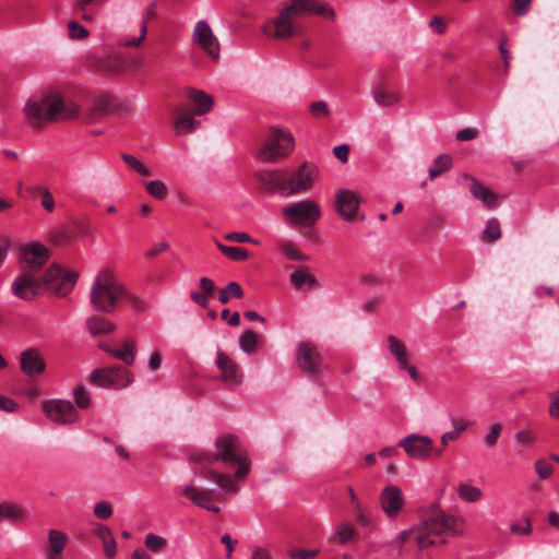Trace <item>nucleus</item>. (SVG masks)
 Returning <instances> with one entry per match:
<instances>
[{"label":"nucleus","mask_w":559,"mask_h":559,"mask_svg":"<svg viewBox=\"0 0 559 559\" xmlns=\"http://www.w3.org/2000/svg\"><path fill=\"white\" fill-rule=\"evenodd\" d=\"M215 449V452L195 451L190 455V461L200 466L194 471L195 475L204 479L214 480L221 490L203 488L198 486L194 480H191L185 486L177 487L176 491L190 500L194 506L213 513H219L221 508L217 503L225 501L226 493H236L239 487L230 475L217 472L212 466L218 461L225 465H237L238 468L235 472V477L243 478L250 471V462L237 439L231 436L217 438Z\"/></svg>","instance_id":"nucleus-1"},{"label":"nucleus","mask_w":559,"mask_h":559,"mask_svg":"<svg viewBox=\"0 0 559 559\" xmlns=\"http://www.w3.org/2000/svg\"><path fill=\"white\" fill-rule=\"evenodd\" d=\"M463 520L449 515L439 507L433 506L421 515L420 523L416 528L401 532L394 539L393 545L403 546L413 536L420 549L432 546L438 537L441 538V543H445V535H461L463 533L459 527V524H463Z\"/></svg>","instance_id":"nucleus-2"},{"label":"nucleus","mask_w":559,"mask_h":559,"mask_svg":"<svg viewBox=\"0 0 559 559\" xmlns=\"http://www.w3.org/2000/svg\"><path fill=\"white\" fill-rule=\"evenodd\" d=\"M318 177V168L314 164L305 162L292 171L259 170L254 173V179L263 191L280 193L283 197H293L308 192Z\"/></svg>","instance_id":"nucleus-3"},{"label":"nucleus","mask_w":559,"mask_h":559,"mask_svg":"<svg viewBox=\"0 0 559 559\" xmlns=\"http://www.w3.org/2000/svg\"><path fill=\"white\" fill-rule=\"evenodd\" d=\"M78 276L76 272H66L57 264H52L41 277L22 272L12 283V292L16 297L29 300L44 286L51 293L66 296L73 289Z\"/></svg>","instance_id":"nucleus-4"},{"label":"nucleus","mask_w":559,"mask_h":559,"mask_svg":"<svg viewBox=\"0 0 559 559\" xmlns=\"http://www.w3.org/2000/svg\"><path fill=\"white\" fill-rule=\"evenodd\" d=\"M25 116L34 128L56 120L73 118L78 114V106L67 103L58 93H49L27 100Z\"/></svg>","instance_id":"nucleus-5"},{"label":"nucleus","mask_w":559,"mask_h":559,"mask_svg":"<svg viewBox=\"0 0 559 559\" xmlns=\"http://www.w3.org/2000/svg\"><path fill=\"white\" fill-rule=\"evenodd\" d=\"M123 296L124 288L118 283L110 269H104L97 274L90 290L93 308L102 313L114 312Z\"/></svg>","instance_id":"nucleus-6"},{"label":"nucleus","mask_w":559,"mask_h":559,"mask_svg":"<svg viewBox=\"0 0 559 559\" xmlns=\"http://www.w3.org/2000/svg\"><path fill=\"white\" fill-rule=\"evenodd\" d=\"M288 224L299 227H311L321 218L320 205L312 200H301L282 209Z\"/></svg>","instance_id":"nucleus-7"},{"label":"nucleus","mask_w":559,"mask_h":559,"mask_svg":"<svg viewBox=\"0 0 559 559\" xmlns=\"http://www.w3.org/2000/svg\"><path fill=\"white\" fill-rule=\"evenodd\" d=\"M91 383L104 388L120 390L133 382V374L121 366L99 368L92 372Z\"/></svg>","instance_id":"nucleus-8"},{"label":"nucleus","mask_w":559,"mask_h":559,"mask_svg":"<svg viewBox=\"0 0 559 559\" xmlns=\"http://www.w3.org/2000/svg\"><path fill=\"white\" fill-rule=\"evenodd\" d=\"M298 13L296 4H288L280 10L277 16L270 20L262 27V32L270 37L284 39L296 35L297 31L294 26V16Z\"/></svg>","instance_id":"nucleus-9"},{"label":"nucleus","mask_w":559,"mask_h":559,"mask_svg":"<svg viewBox=\"0 0 559 559\" xmlns=\"http://www.w3.org/2000/svg\"><path fill=\"white\" fill-rule=\"evenodd\" d=\"M49 259V250L38 243L32 242L20 248V265L24 273L36 275Z\"/></svg>","instance_id":"nucleus-10"},{"label":"nucleus","mask_w":559,"mask_h":559,"mask_svg":"<svg viewBox=\"0 0 559 559\" xmlns=\"http://www.w3.org/2000/svg\"><path fill=\"white\" fill-rule=\"evenodd\" d=\"M192 41L212 60H217L221 55L218 38L213 33L210 24L202 20L197 22L192 32Z\"/></svg>","instance_id":"nucleus-11"},{"label":"nucleus","mask_w":559,"mask_h":559,"mask_svg":"<svg viewBox=\"0 0 559 559\" xmlns=\"http://www.w3.org/2000/svg\"><path fill=\"white\" fill-rule=\"evenodd\" d=\"M43 412L57 424H73L79 418V412L70 401L51 400L43 404Z\"/></svg>","instance_id":"nucleus-12"},{"label":"nucleus","mask_w":559,"mask_h":559,"mask_svg":"<svg viewBox=\"0 0 559 559\" xmlns=\"http://www.w3.org/2000/svg\"><path fill=\"white\" fill-rule=\"evenodd\" d=\"M297 365L309 377L318 376L322 368V356L314 344L302 342L297 349Z\"/></svg>","instance_id":"nucleus-13"},{"label":"nucleus","mask_w":559,"mask_h":559,"mask_svg":"<svg viewBox=\"0 0 559 559\" xmlns=\"http://www.w3.org/2000/svg\"><path fill=\"white\" fill-rule=\"evenodd\" d=\"M293 150V142H258L253 152L255 157L263 163H276L286 158Z\"/></svg>","instance_id":"nucleus-14"},{"label":"nucleus","mask_w":559,"mask_h":559,"mask_svg":"<svg viewBox=\"0 0 559 559\" xmlns=\"http://www.w3.org/2000/svg\"><path fill=\"white\" fill-rule=\"evenodd\" d=\"M433 441L423 435L412 433L399 441V447L415 460H425L431 455Z\"/></svg>","instance_id":"nucleus-15"},{"label":"nucleus","mask_w":559,"mask_h":559,"mask_svg":"<svg viewBox=\"0 0 559 559\" xmlns=\"http://www.w3.org/2000/svg\"><path fill=\"white\" fill-rule=\"evenodd\" d=\"M334 206L343 219L352 222L360 206L359 194L349 189H340L335 194Z\"/></svg>","instance_id":"nucleus-16"},{"label":"nucleus","mask_w":559,"mask_h":559,"mask_svg":"<svg viewBox=\"0 0 559 559\" xmlns=\"http://www.w3.org/2000/svg\"><path fill=\"white\" fill-rule=\"evenodd\" d=\"M379 503L388 518L395 519L405 504L402 490L395 485L384 487L380 492Z\"/></svg>","instance_id":"nucleus-17"},{"label":"nucleus","mask_w":559,"mask_h":559,"mask_svg":"<svg viewBox=\"0 0 559 559\" xmlns=\"http://www.w3.org/2000/svg\"><path fill=\"white\" fill-rule=\"evenodd\" d=\"M462 179L464 180L466 187L468 188L471 194L481 201L487 207L492 209L497 206L498 203V195L485 187L480 181H478L476 178L464 174L462 176Z\"/></svg>","instance_id":"nucleus-18"},{"label":"nucleus","mask_w":559,"mask_h":559,"mask_svg":"<svg viewBox=\"0 0 559 559\" xmlns=\"http://www.w3.org/2000/svg\"><path fill=\"white\" fill-rule=\"evenodd\" d=\"M216 366L221 371V379L229 385H238L241 374L238 365L224 352H217Z\"/></svg>","instance_id":"nucleus-19"},{"label":"nucleus","mask_w":559,"mask_h":559,"mask_svg":"<svg viewBox=\"0 0 559 559\" xmlns=\"http://www.w3.org/2000/svg\"><path fill=\"white\" fill-rule=\"evenodd\" d=\"M21 370L28 377L40 374L46 367L43 356L38 350L29 348L21 354Z\"/></svg>","instance_id":"nucleus-20"},{"label":"nucleus","mask_w":559,"mask_h":559,"mask_svg":"<svg viewBox=\"0 0 559 559\" xmlns=\"http://www.w3.org/2000/svg\"><path fill=\"white\" fill-rule=\"evenodd\" d=\"M295 4L299 14L310 13L332 21L335 19L334 9L326 2L319 0H298Z\"/></svg>","instance_id":"nucleus-21"},{"label":"nucleus","mask_w":559,"mask_h":559,"mask_svg":"<svg viewBox=\"0 0 559 559\" xmlns=\"http://www.w3.org/2000/svg\"><path fill=\"white\" fill-rule=\"evenodd\" d=\"M110 356L123 361L126 365L131 366L136 356V343L135 341L128 338L122 342L121 348H114L106 344L99 346Z\"/></svg>","instance_id":"nucleus-22"},{"label":"nucleus","mask_w":559,"mask_h":559,"mask_svg":"<svg viewBox=\"0 0 559 559\" xmlns=\"http://www.w3.org/2000/svg\"><path fill=\"white\" fill-rule=\"evenodd\" d=\"M68 537L63 532L50 530L48 532V549L46 552L47 559H60L67 546Z\"/></svg>","instance_id":"nucleus-23"},{"label":"nucleus","mask_w":559,"mask_h":559,"mask_svg":"<svg viewBox=\"0 0 559 559\" xmlns=\"http://www.w3.org/2000/svg\"><path fill=\"white\" fill-rule=\"evenodd\" d=\"M188 97L193 104V114L195 115H204L213 108V98L201 90L189 88Z\"/></svg>","instance_id":"nucleus-24"},{"label":"nucleus","mask_w":559,"mask_h":559,"mask_svg":"<svg viewBox=\"0 0 559 559\" xmlns=\"http://www.w3.org/2000/svg\"><path fill=\"white\" fill-rule=\"evenodd\" d=\"M87 330L93 335H106L115 331L116 325L110 320L99 317L92 316L86 321Z\"/></svg>","instance_id":"nucleus-25"},{"label":"nucleus","mask_w":559,"mask_h":559,"mask_svg":"<svg viewBox=\"0 0 559 559\" xmlns=\"http://www.w3.org/2000/svg\"><path fill=\"white\" fill-rule=\"evenodd\" d=\"M389 352L395 357L399 368L406 367L408 361V352L406 345L395 335L388 336Z\"/></svg>","instance_id":"nucleus-26"},{"label":"nucleus","mask_w":559,"mask_h":559,"mask_svg":"<svg viewBox=\"0 0 559 559\" xmlns=\"http://www.w3.org/2000/svg\"><path fill=\"white\" fill-rule=\"evenodd\" d=\"M200 124L199 121L194 120L190 112H183L177 116L174 128L176 135L183 136L194 130Z\"/></svg>","instance_id":"nucleus-27"},{"label":"nucleus","mask_w":559,"mask_h":559,"mask_svg":"<svg viewBox=\"0 0 559 559\" xmlns=\"http://www.w3.org/2000/svg\"><path fill=\"white\" fill-rule=\"evenodd\" d=\"M25 518V511L13 503H0V522L10 521L11 523H21Z\"/></svg>","instance_id":"nucleus-28"},{"label":"nucleus","mask_w":559,"mask_h":559,"mask_svg":"<svg viewBox=\"0 0 559 559\" xmlns=\"http://www.w3.org/2000/svg\"><path fill=\"white\" fill-rule=\"evenodd\" d=\"M373 99L378 105L389 107L396 104L400 100V96L394 90L378 87L373 92Z\"/></svg>","instance_id":"nucleus-29"},{"label":"nucleus","mask_w":559,"mask_h":559,"mask_svg":"<svg viewBox=\"0 0 559 559\" xmlns=\"http://www.w3.org/2000/svg\"><path fill=\"white\" fill-rule=\"evenodd\" d=\"M452 166V158L448 154H442L433 159L428 173L429 178L435 179L441 174L448 171Z\"/></svg>","instance_id":"nucleus-30"},{"label":"nucleus","mask_w":559,"mask_h":559,"mask_svg":"<svg viewBox=\"0 0 559 559\" xmlns=\"http://www.w3.org/2000/svg\"><path fill=\"white\" fill-rule=\"evenodd\" d=\"M290 282L296 289H301L305 284L309 285L310 287L314 286L317 281L314 276L307 272V267H302L292 273Z\"/></svg>","instance_id":"nucleus-31"},{"label":"nucleus","mask_w":559,"mask_h":559,"mask_svg":"<svg viewBox=\"0 0 559 559\" xmlns=\"http://www.w3.org/2000/svg\"><path fill=\"white\" fill-rule=\"evenodd\" d=\"M457 493L467 502H477L483 497V491L479 488L465 483L460 484Z\"/></svg>","instance_id":"nucleus-32"},{"label":"nucleus","mask_w":559,"mask_h":559,"mask_svg":"<svg viewBox=\"0 0 559 559\" xmlns=\"http://www.w3.org/2000/svg\"><path fill=\"white\" fill-rule=\"evenodd\" d=\"M216 246L219 249V251L230 260L243 261L247 260L249 257L248 251L243 248L225 246L219 241H216Z\"/></svg>","instance_id":"nucleus-33"},{"label":"nucleus","mask_w":559,"mask_h":559,"mask_svg":"<svg viewBox=\"0 0 559 559\" xmlns=\"http://www.w3.org/2000/svg\"><path fill=\"white\" fill-rule=\"evenodd\" d=\"M243 290L237 282H230L228 285L219 290L218 300L221 304H227L231 297L241 298Z\"/></svg>","instance_id":"nucleus-34"},{"label":"nucleus","mask_w":559,"mask_h":559,"mask_svg":"<svg viewBox=\"0 0 559 559\" xmlns=\"http://www.w3.org/2000/svg\"><path fill=\"white\" fill-rule=\"evenodd\" d=\"M357 537V532L352 524H342L337 527L334 539H337L340 544H347Z\"/></svg>","instance_id":"nucleus-35"},{"label":"nucleus","mask_w":559,"mask_h":559,"mask_svg":"<svg viewBox=\"0 0 559 559\" xmlns=\"http://www.w3.org/2000/svg\"><path fill=\"white\" fill-rule=\"evenodd\" d=\"M240 348L247 353H252L258 345V335L252 330H247L239 338Z\"/></svg>","instance_id":"nucleus-36"},{"label":"nucleus","mask_w":559,"mask_h":559,"mask_svg":"<svg viewBox=\"0 0 559 559\" xmlns=\"http://www.w3.org/2000/svg\"><path fill=\"white\" fill-rule=\"evenodd\" d=\"M146 191L157 200H164L168 194V189L163 181L153 180L146 183Z\"/></svg>","instance_id":"nucleus-37"},{"label":"nucleus","mask_w":559,"mask_h":559,"mask_svg":"<svg viewBox=\"0 0 559 559\" xmlns=\"http://www.w3.org/2000/svg\"><path fill=\"white\" fill-rule=\"evenodd\" d=\"M282 253L289 260L294 261H307L308 255L300 252L292 242H284L281 246Z\"/></svg>","instance_id":"nucleus-38"},{"label":"nucleus","mask_w":559,"mask_h":559,"mask_svg":"<svg viewBox=\"0 0 559 559\" xmlns=\"http://www.w3.org/2000/svg\"><path fill=\"white\" fill-rule=\"evenodd\" d=\"M501 237L498 219L491 218L484 230V238L487 241H496Z\"/></svg>","instance_id":"nucleus-39"},{"label":"nucleus","mask_w":559,"mask_h":559,"mask_svg":"<svg viewBox=\"0 0 559 559\" xmlns=\"http://www.w3.org/2000/svg\"><path fill=\"white\" fill-rule=\"evenodd\" d=\"M34 192L40 197L43 207L48 212H52L55 209V200L49 190L45 187H36Z\"/></svg>","instance_id":"nucleus-40"},{"label":"nucleus","mask_w":559,"mask_h":559,"mask_svg":"<svg viewBox=\"0 0 559 559\" xmlns=\"http://www.w3.org/2000/svg\"><path fill=\"white\" fill-rule=\"evenodd\" d=\"M122 159L128 164L130 168L134 171L139 173L142 176L148 177L151 176V171L147 167H145L138 158L132 155L123 154Z\"/></svg>","instance_id":"nucleus-41"},{"label":"nucleus","mask_w":559,"mask_h":559,"mask_svg":"<svg viewBox=\"0 0 559 559\" xmlns=\"http://www.w3.org/2000/svg\"><path fill=\"white\" fill-rule=\"evenodd\" d=\"M167 545V540L155 534H148L145 538V546L153 552H158Z\"/></svg>","instance_id":"nucleus-42"},{"label":"nucleus","mask_w":559,"mask_h":559,"mask_svg":"<svg viewBox=\"0 0 559 559\" xmlns=\"http://www.w3.org/2000/svg\"><path fill=\"white\" fill-rule=\"evenodd\" d=\"M146 33H147V26H146V21H144V23H142V25H141L140 35L138 37H130V38L126 37V38L121 39L120 45L124 46V47L136 48L145 39Z\"/></svg>","instance_id":"nucleus-43"},{"label":"nucleus","mask_w":559,"mask_h":559,"mask_svg":"<svg viewBox=\"0 0 559 559\" xmlns=\"http://www.w3.org/2000/svg\"><path fill=\"white\" fill-rule=\"evenodd\" d=\"M69 37L71 39H84L88 36L87 29L76 21L68 23Z\"/></svg>","instance_id":"nucleus-44"},{"label":"nucleus","mask_w":559,"mask_h":559,"mask_svg":"<svg viewBox=\"0 0 559 559\" xmlns=\"http://www.w3.org/2000/svg\"><path fill=\"white\" fill-rule=\"evenodd\" d=\"M75 404L80 408H87L91 404L90 394L83 385H78L74 389Z\"/></svg>","instance_id":"nucleus-45"},{"label":"nucleus","mask_w":559,"mask_h":559,"mask_svg":"<svg viewBox=\"0 0 559 559\" xmlns=\"http://www.w3.org/2000/svg\"><path fill=\"white\" fill-rule=\"evenodd\" d=\"M94 514L99 520H107L112 515V506L107 501L97 502L94 506Z\"/></svg>","instance_id":"nucleus-46"},{"label":"nucleus","mask_w":559,"mask_h":559,"mask_svg":"<svg viewBox=\"0 0 559 559\" xmlns=\"http://www.w3.org/2000/svg\"><path fill=\"white\" fill-rule=\"evenodd\" d=\"M502 429H503V426L500 423L493 424L490 427L489 432L485 436V444L488 448H492L497 443Z\"/></svg>","instance_id":"nucleus-47"},{"label":"nucleus","mask_w":559,"mask_h":559,"mask_svg":"<svg viewBox=\"0 0 559 559\" xmlns=\"http://www.w3.org/2000/svg\"><path fill=\"white\" fill-rule=\"evenodd\" d=\"M267 140H294V135L287 129H284L280 126H273L270 128Z\"/></svg>","instance_id":"nucleus-48"},{"label":"nucleus","mask_w":559,"mask_h":559,"mask_svg":"<svg viewBox=\"0 0 559 559\" xmlns=\"http://www.w3.org/2000/svg\"><path fill=\"white\" fill-rule=\"evenodd\" d=\"M535 471L540 479H546L552 474L554 467L547 461L540 459L535 463Z\"/></svg>","instance_id":"nucleus-49"},{"label":"nucleus","mask_w":559,"mask_h":559,"mask_svg":"<svg viewBox=\"0 0 559 559\" xmlns=\"http://www.w3.org/2000/svg\"><path fill=\"white\" fill-rule=\"evenodd\" d=\"M224 238L227 240V241H230V242H239V243H245V242H248V243H257V241L251 238V236L247 233H237V231H234V233H229V234H226L224 235Z\"/></svg>","instance_id":"nucleus-50"},{"label":"nucleus","mask_w":559,"mask_h":559,"mask_svg":"<svg viewBox=\"0 0 559 559\" xmlns=\"http://www.w3.org/2000/svg\"><path fill=\"white\" fill-rule=\"evenodd\" d=\"M537 437L536 435L528 429H523L516 432L515 440L518 443L523 445H531L536 441Z\"/></svg>","instance_id":"nucleus-51"},{"label":"nucleus","mask_w":559,"mask_h":559,"mask_svg":"<svg viewBox=\"0 0 559 559\" xmlns=\"http://www.w3.org/2000/svg\"><path fill=\"white\" fill-rule=\"evenodd\" d=\"M122 300L127 301L132 307V309H134L138 312H142L145 310L144 301L141 300L138 296L129 293L126 289H124V296H123Z\"/></svg>","instance_id":"nucleus-52"},{"label":"nucleus","mask_w":559,"mask_h":559,"mask_svg":"<svg viewBox=\"0 0 559 559\" xmlns=\"http://www.w3.org/2000/svg\"><path fill=\"white\" fill-rule=\"evenodd\" d=\"M310 112L316 118H322L329 115L328 104L323 100L314 102L310 105Z\"/></svg>","instance_id":"nucleus-53"},{"label":"nucleus","mask_w":559,"mask_h":559,"mask_svg":"<svg viewBox=\"0 0 559 559\" xmlns=\"http://www.w3.org/2000/svg\"><path fill=\"white\" fill-rule=\"evenodd\" d=\"M199 286L201 288V293L210 299L215 293V284L209 277L200 278Z\"/></svg>","instance_id":"nucleus-54"},{"label":"nucleus","mask_w":559,"mask_h":559,"mask_svg":"<svg viewBox=\"0 0 559 559\" xmlns=\"http://www.w3.org/2000/svg\"><path fill=\"white\" fill-rule=\"evenodd\" d=\"M319 552H320L319 549L304 550V549L294 548L289 551V556L295 559H311V558L316 557L317 555H319Z\"/></svg>","instance_id":"nucleus-55"},{"label":"nucleus","mask_w":559,"mask_h":559,"mask_svg":"<svg viewBox=\"0 0 559 559\" xmlns=\"http://www.w3.org/2000/svg\"><path fill=\"white\" fill-rule=\"evenodd\" d=\"M511 533L519 534V535H530L532 533V524L528 519H525L523 524L520 523H513L510 527Z\"/></svg>","instance_id":"nucleus-56"},{"label":"nucleus","mask_w":559,"mask_h":559,"mask_svg":"<svg viewBox=\"0 0 559 559\" xmlns=\"http://www.w3.org/2000/svg\"><path fill=\"white\" fill-rule=\"evenodd\" d=\"M429 27L436 33V34H444L447 31V24L445 21L440 16H435L429 22Z\"/></svg>","instance_id":"nucleus-57"},{"label":"nucleus","mask_w":559,"mask_h":559,"mask_svg":"<svg viewBox=\"0 0 559 559\" xmlns=\"http://www.w3.org/2000/svg\"><path fill=\"white\" fill-rule=\"evenodd\" d=\"M548 396L550 399L549 404V415L554 418L559 419V396L557 393H548Z\"/></svg>","instance_id":"nucleus-58"},{"label":"nucleus","mask_w":559,"mask_h":559,"mask_svg":"<svg viewBox=\"0 0 559 559\" xmlns=\"http://www.w3.org/2000/svg\"><path fill=\"white\" fill-rule=\"evenodd\" d=\"M349 151L350 148L347 144H342L333 148V154L342 163H346L348 160Z\"/></svg>","instance_id":"nucleus-59"},{"label":"nucleus","mask_w":559,"mask_h":559,"mask_svg":"<svg viewBox=\"0 0 559 559\" xmlns=\"http://www.w3.org/2000/svg\"><path fill=\"white\" fill-rule=\"evenodd\" d=\"M479 136V131L476 128H465L457 132L456 140H473Z\"/></svg>","instance_id":"nucleus-60"},{"label":"nucleus","mask_w":559,"mask_h":559,"mask_svg":"<svg viewBox=\"0 0 559 559\" xmlns=\"http://www.w3.org/2000/svg\"><path fill=\"white\" fill-rule=\"evenodd\" d=\"M499 52L503 60V71L507 74L510 68V62L512 59L511 52L506 48L504 41H501L499 45Z\"/></svg>","instance_id":"nucleus-61"},{"label":"nucleus","mask_w":559,"mask_h":559,"mask_svg":"<svg viewBox=\"0 0 559 559\" xmlns=\"http://www.w3.org/2000/svg\"><path fill=\"white\" fill-rule=\"evenodd\" d=\"M162 365V355L158 350L152 353L148 359V369L150 371H156L159 369Z\"/></svg>","instance_id":"nucleus-62"},{"label":"nucleus","mask_w":559,"mask_h":559,"mask_svg":"<svg viewBox=\"0 0 559 559\" xmlns=\"http://www.w3.org/2000/svg\"><path fill=\"white\" fill-rule=\"evenodd\" d=\"M16 407L17 405L12 399L0 395V409L12 413Z\"/></svg>","instance_id":"nucleus-63"},{"label":"nucleus","mask_w":559,"mask_h":559,"mask_svg":"<svg viewBox=\"0 0 559 559\" xmlns=\"http://www.w3.org/2000/svg\"><path fill=\"white\" fill-rule=\"evenodd\" d=\"M94 533H95V535H96L98 538H100V539H102V542H105V540H107V539H109V538L114 537V536H112L111 531H110L107 526L102 525V524H98V525L96 526V528H95Z\"/></svg>","instance_id":"nucleus-64"}]
</instances>
